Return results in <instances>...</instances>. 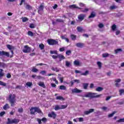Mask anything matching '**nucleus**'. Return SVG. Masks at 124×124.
Here are the masks:
<instances>
[{"label": "nucleus", "instance_id": "obj_51", "mask_svg": "<svg viewBox=\"0 0 124 124\" xmlns=\"http://www.w3.org/2000/svg\"><path fill=\"white\" fill-rule=\"evenodd\" d=\"M109 56V54L108 53H104L103 54V58H107Z\"/></svg>", "mask_w": 124, "mask_h": 124}, {"label": "nucleus", "instance_id": "obj_9", "mask_svg": "<svg viewBox=\"0 0 124 124\" xmlns=\"http://www.w3.org/2000/svg\"><path fill=\"white\" fill-rule=\"evenodd\" d=\"M86 16L85 14H80L78 17V22H81L82 21L84 20Z\"/></svg>", "mask_w": 124, "mask_h": 124}, {"label": "nucleus", "instance_id": "obj_22", "mask_svg": "<svg viewBox=\"0 0 124 124\" xmlns=\"http://www.w3.org/2000/svg\"><path fill=\"white\" fill-rule=\"evenodd\" d=\"M51 70H52L53 71H56V72H59L60 71L59 69H58L57 67H52V68H51Z\"/></svg>", "mask_w": 124, "mask_h": 124}, {"label": "nucleus", "instance_id": "obj_52", "mask_svg": "<svg viewBox=\"0 0 124 124\" xmlns=\"http://www.w3.org/2000/svg\"><path fill=\"white\" fill-rule=\"evenodd\" d=\"M43 66V65H47L46 64L43 63H39L36 64V66Z\"/></svg>", "mask_w": 124, "mask_h": 124}, {"label": "nucleus", "instance_id": "obj_3", "mask_svg": "<svg viewBox=\"0 0 124 124\" xmlns=\"http://www.w3.org/2000/svg\"><path fill=\"white\" fill-rule=\"evenodd\" d=\"M30 111H31L30 113L31 115H34L35 112L38 114L42 113L41 108H39L38 107H31V109H30Z\"/></svg>", "mask_w": 124, "mask_h": 124}, {"label": "nucleus", "instance_id": "obj_58", "mask_svg": "<svg viewBox=\"0 0 124 124\" xmlns=\"http://www.w3.org/2000/svg\"><path fill=\"white\" fill-rule=\"evenodd\" d=\"M64 50H65V48H64V47H61V48H60V49H59V51H60V52H64Z\"/></svg>", "mask_w": 124, "mask_h": 124}, {"label": "nucleus", "instance_id": "obj_48", "mask_svg": "<svg viewBox=\"0 0 124 124\" xmlns=\"http://www.w3.org/2000/svg\"><path fill=\"white\" fill-rule=\"evenodd\" d=\"M30 28L31 29H34L35 27H34V24L31 23L30 24V26H29Z\"/></svg>", "mask_w": 124, "mask_h": 124}, {"label": "nucleus", "instance_id": "obj_19", "mask_svg": "<svg viewBox=\"0 0 124 124\" xmlns=\"http://www.w3.org/2000/svg\"><path fill=\"white\" fill-rule=\"evenodd\" d=\"M69 8H71V9H73L78 8V7L75 4L69 5Z\"/></svg>", "mask_w": 124, "mask_h": 124}, {"label": "nucleus", "instance_id": "obj_47", "mask_svg": "<svg viewBox=\"0 0 124 124\" xmlns=\"http://www.w3.org/2000/svg\"><path fill=\"white\" fill-rule=\"evenodd\" d=\"M6 77L8 79H10L11 78H12V75L10 73H7V75H6Z\"/></svg>", "mask_w": 124, "mask_h": 124}, {"label": "nucleus", "instance_id": "obj_57", "mask_svg": "<svg viewBox=\"0 0 124 124\" xmlns=\"http://www.w3.org/2000/svg\"><path fill=\"white\" fill-rule=\"evenodd\" d=\"M5 111H1L0 112V116L2 117L4 115H5Z\"/></svg>", "mask_w": 124, "mask_h": 124}, {"label": "nucleus", "instance_id": "obj_14", "mask_svg": "<svg viewBox=\"0 0 124 124\" xmlns=\"http://www.w3.org/2000/svg\"><path fill=\"white\" fill-rule=\"evenodd\" d=\"M6 67V64L3 62H0V67H1L2 68H5Z\"/></svg>", "mask_w": 124, "mask_h": 124}, {"label": "nucleus", "instance_id": "obj_42", "mask_svg": "<svg viewBox=\"0 0 124 124\" xmlns=\"http://www.w3.org/2000/svg\"><path fill=\"white\" fill-rule=\"evenodd\" d=\"M116 29V25L115 24H113L112 26V30L113 31H115Z\"/></svg>", "mask_w": 124, "mask_h": 124}, {"label": "nucleus", "instance_id": "obj_56", "mask_svg": "<svg viewBox=\"0 0 124 124\" xmlns=\"http://www.w3.org/2000/svg\"><path fill=\"white\" fill-rule=\"evenodd\" d=\"M26 0H20V2L19 3L20 6H21L23 5V3L25 2Z\"/></svg>", "mask_w": 124, "mask_h": 124}, {"label": "nucleus", "instance_id": "obj_27", "mask_svg": "<svg viewBox=\"0 0 124 124\" xmlns=\"http://www.w3.org/2000/svg\"><path fill=\"white\" fill-rule=\"evenodd\" d=\"M55 110L58 111L59 109H62L60 107V106L56 105L55 106Z\"/></svg>", "mask_w": 124, "mask_h": 124}, {"label": "nucleus", "instance_id": "obj_44", "mask_svg": "<svg viewBox=\"0 0 124 124\" xmlns=\"http://www.w3.org/2000/svg\"><path fill=\"white\" fill-rule=\"evenodd\" d=\"M50 52L51 54H56V55L58 54L57 51H56V50H55V51L51 50L50 51Z\"/></svg>", "mask_w": 124, "mask_h": 124}, {"label": "nucleus", "instance_id": "obj_29", "mask_svg": "<svg viewBox=\"0 0 124 124\" xmlns=\"http://www.w3.org/2000/svg\"><path fill=\"white\" fill-rule=\"evenodd\" d=\"M39 47H40V49L43 50L44 48H45V45H44L43 44L39 45Z\"/></svg>", "mask_w": 124, "mask_h": 124}, {"label": "nucleus", "instance_id": "obj_12", "mask_svg": "<svg viewBox=\"0 0 124 124\" xmlns=\"http://www.w3.org/2000/svg\"><path fill=\"white\" fill-rule=\"evenodd\" d=\"M96 16V14L95 12L94 11H93L91 12L90 16H89V18H94Z\"/></svg>", "mask_w": 124, "mask_h": 124}, {"label": "nucleus", "instance_id": "obj_49", "mask_svg": "<svg viewBox=\"0 0 124 124\" xmlns=\"http://www.w3.org/2000/svg\"><path fill=\"white\" fill-rule=\"evenodd\" d=\"M118 123H124V118L117 121Z\"/></svg>", "mask_w": 124, "mask_h": 124}, {"label": "nucleus", "instance_id": "obj_37", "mask_svg": "<svg viewBox=\"0 0 124 124\" xmlns=\"http://www.w3.org/2000/svg\"><path fill=\"white\" fill-rule=\"evenodd\" d=\"M0 86H3L4 87H5V86H6V83L0 80Z\"/></svg>", "mask_w": 124, "mask_h": 124}, {"label": "nucleus", "instance_id": "obj_25", "mask_svg": "<svg viewBox=\"0 0 124 124\" xmlns=\"http://www.w3.org/2000/svg\"><path fill=\"white\" fill-rule=\"evenodd\" d=\"M7 48L9 49V50H12L14 49V47L10 45H7Z\"/></svg>", "mask_w": 124, "mask_h": 124}, {"label": "nucleus", "instance_id": "obj_34", "mask_svg": "<svg viewBox=\"0 0 124 124\" xmlns=\"http://www.w3.org/2000/svg\"><path fill=\"white\" fill-rule=\"evenodd\" d=\"M60 89H61L62 90H66V87H65V86L62 85V86H60Z\"/></svg>", "mask_w": 124, "mask_h": 124}, {"label": "nucleus", "instance_id": "obj_36", "mask_svg": "<svg viewBox=\"0 0 124 124\" xmlns=\"http://www.w3.org/2000/svg\"><path fill=\"white\" fill-rule=\"evenodd\" d=\"M84 46V44L83 43H78V47L82 48Z\"/></svg>", "mask_w": 124, "mask_h": 124}, {"label": "nucleus", "instance_id": "obj_59", "mask_svg": "<svg viewBox=\"0 0 124 124\" xmlns=\"http://www.w3.org/2000/svg\"><path fill=\"white\" fill-rule=\"evenodd\" d=\"M41 121H42L41 119L37 118V122H38V124H42Z\"/></svg>", "mask_w": 124, "mask_h": 124}, {"label": "nucleus", "instance_id": "obj_2", "mask_svg": "<svg viewBox=\"0 0 124 124\" xmlns=\"http://www.w3.org/2000/svg\"><path fill=\"white\" fill-rule=\"evenodd\" d=\"M96 94H97V93H87V94L84 95V97L94 98H99L102 96L101 94H100L98 95H96Z\"/></svg>", "mask_w": 124, "mask_h": 124}, {"label": "nucleus", "instance_id": "obj_23", "mask_svg": "<svg viewBox=\"0 0 124 124\" xmlns=\"http://www.w3.org/2000/svg\"><path fill=\"white\" fill-rule=\"evenodd\" d=\"M70 37L71 40L75 41L76 40V35L74 34H71Z\"/></svg>", "mask_w": 124, "mask_h": 124}, {"label": "nucleus", "instance_id": "obj_64", "mask_svg": "<svg viewBox=\"0 0 124 124\" xmlns=\"http://www.w3.org/2000/svg\"><path fill=\"white\" fill-rule=\"evenodd\" d=\"M78 122H83V118H78Z\"/></svg>", "mask_w": 124, "mask_h": 124}, {"label": "nucleus", "instance_id": "obj_13", "mask_svg": "<svg viewBox=\"0 0 124 124\" xmlns=\"http://www.w3.org/2000/svg\"><path fill=\"white\" fill-rule=\"evenodd\" d=\"M58 58L59 59L60 62H61L62 61L65 59V57L63 56V55H62V54L58 55Z\"/></svg>", "mask_w": 124, "mask_h": 124}, {"label": "nucleus", "instance_id": "obj_53", "mask_svg": "<svg viewBox=\"0 0 124 124\" xmlns=\"http://www.w3.org/2000/svg\"><path fill=\"white\" fill-rule=\"evenodd\" d=\"M65 65H66V66H67V67H69L70 65V62H67V61H66V62H65Z\"/></svg>", "mask_w": 124, "mask_h": 124}, {"label": "nucleus", "instance_id": "obj_60", "mask_svg": "<svg viewBox=\"0 0 124 124\" xmlns=\"http://www.w3.org/2000/svg\"><path fill=\"white\" fill-rule=\"evenodd\" d=\"M109 8L110 9V10H114V9L116 8V6H110V7H109Z\"/></svg>", "mask_w": 124, "mask_h": 124}, {"label": "nucleus", "instance_id": "obj_63", "mask_svg": "<svg viewBox=\"0 0 124 124\" xmlns=\"http://www.w3.org/2000/svg\"><path fill=\"white\" fill-rule=\"evenodd\" d=\"M59 79L60 80L61 83H63V77L60 78Z\"/></svg>", "mask_w": 124, "mask_h": 124}, {"label": "nucleus", "instance_id": "obj_7", "mask_svg": "<svg viewBox=\"0 0 124 124\" xmlns=\"http://www.w3.org/2000/svg\"><path fill=\"white\" fill-rule=\"evenodd\" d=\"M24 49L22 50V52L24 53H29L31 52V49L28 45L24 46Z\"/></svg>", "mask_w": 124, "mask_h": 124}, {"label": "nucleus", "instance_id": "obj_26", "mask_svg": "<svg viewBox=\"0 0 124 124\" xmlns=\"http://www.w3.org/2000/svg\"><path fill=\"white\" fill-rule=\"evenodd\" d=\"M78 31L83 32L85 31V30L82 27H78Z\"/></svg>", "mask_w": 124, "mask_h": 124}, {"label": "nucleus", "instance_id": "obj_4", "mask_svg": "<svg viewBox=\"0 0 124 124\" xmlns=\"http://www.w3.org/2000/svg\"><path fill=\"white\" fill-rule=\"evenodd\" d=\"M19 123V120L17 119H10L9 118L7 119V124H17Z\"/></svg>", "mask_w": 124, "mask_h": 124}, {"label": "nucleus", "instance_id": "obj_55", "mask_svg": "<svg viewBox=\"0 0 124 124\" xmlns=\"http://www.w3.org/2000/svg\"><path fill=\"white\" fill-rule=\"evenodd\" d=\"M18 112H19V113H22L23 112V108H18Z\"/></svg>", "mask_w": 124, "mask_h": 124}, {"label": "nucleus", "instance_id": "obj_17", "mask_svg": "<svg viewBox=\"0 0 124 124\" xmlns=\"http://www.w3.org/2000/svg\"><path fill=\"white\" fill-rule=\"evenodd\" d=\"M56 99L57 100H62V101L64 100V98H63V97L61 96H57Z\"/></svg>", "mask_w": 124, "mask_h": 124}, {"label": "nucleus", "instance_id": "obj_31", "mask_svg": "<svg viewBox=\"0 0 124 124\" xmlns=\"http://www.w3.org/2000/svg\"><path fill=\"white\" fill-rule=\"evenodd\" d=\"M26 9L27 10H31L32 7L30 5L27 4L26 5Z\"/></svg>", "mask_w": 124, "mask_h": 124}, {"label": "nucleus", "instance_id": "obj_45", "mask_svg": "<svg viewBox=\"0 0 124 124\" xmlns=\"http://www.w3.org/2000/svg\"><path fill=\"white\" fill-rule=\"evenodd\" d=\"M41 121L44 123H46L47 122V119L46 118H42V119H41Z\"/></svg>", "mask_w": 124, "mask_h": 124}, {"label": "nucleus", "instance_id": "obj_33", "mask_svg": "<svg viewBox=\"0 0 124 124\" xmlns=\"http://www.w3.org/2000/svg\"><path fill=\"white\" fill-rule=\"evenodd\" d=\"M31 71H32V72L36 73L38 72V70L34 68V67H33Z\"/></svg>", "mask_w": 124, "mask_h": 124}, {"label": "nucleus", "instance_id": "obj_15", "mask_svg": "<svg viewBox=\"0 0 124 124\" xmlns=\"http://www.w3.org/2000/svg\"><path fill=\"white\" fill-rule=\"evenodd\" d=\"M3 108L4 110H5L9 109V104L7 103L5 104V105L3 106Z\"/></svg>", "mask_w": 124, "mask_h": 124}, {"label": "nucleus", "instance_id": "obj_24", "mask_svg": "<svg viewBox=\"0 0 124 124\" xmlns=\"http://www.w3.org/2000/svg\"><path fill=\"white\" fill-rule=\"evenodd\" d=\"M56 21L58 23H64V20L61 19H59V18L57 19L56 20Z\"/></svg>", "mask_w": 124, "mask_h": 124}, {"label": "nucleus", "instance_id": "obj_10", "mask_svg": "<svg viewBox=\"0 0 124 124\" xmlns=\"http://www.w3.org/2000/svg\"><path fill=\"white\" fill-rule=\"evenodd\" d=\"M49 118H52L53 119H55L57 116L56 114L54 111H51V113L48 115Z\"/></svg>", "mask_w": 124, "mask_h": 124}, {"label": "nucleus", "instance_id": "obj_20", "mask_svg": "<svg viewBox=\"0 0 124 124\" xmlns=\"http://www.w3.org/2000/svg\"><path fill=\"white\" fill-rule=\"evenodd\" d=\"M71 92H72V93H78V89L75 88L74 89H72L71 90Z\"/></svg>", "mask_w": 124, "mask_h": 124}, {"label": "nucleus", "instance_id": "obj_43", "mask_svg": "<svg viewBox=\"0 0 124 124\" xmlns=\"http://www.w3.org/2000/svg\"><path fill=\"white\" fill-rule=\"evenodd\" d=\"M97 65H98V67H99V68H101L102 67V63L100 62H97Z\"/></svg>", "mask_w": 124, "mask_h": 124}, {"label": "nucleus", "instance_id": "obj_30", "mask_svg": "<svg viewBox=\"0 0 124 124\" xmlns=\"http://www.w3.org/2000/svg\"><path fill=\"white\" fill-rule=\"evenodd\" d=\"M123 50H122V48H117L116 50H115V53L116 54L118 53L119 52H122Z\"/></svg>", "mask_w": 124, "mask_h": 124}, {"label": "nucleus", "instance_id": "obj_62", "mask_svg": "<svg viewBox=\"0 0 124 124\" xmlns=\"http://www.w3.org/2000/svg\"><path fill=\"white\" fill-rule=\"evenodd\" d=\"M40 74H41L43 75H44L45 74H46V71L43 70L40 72Z\"/></svg>", "mask_w": 124, "mask_h": 124}, {"label": "nucleus", "instance_id": "obj_50", "mask_svg": "<svg viewBox=\"0 0 124 124\" xmlns=\"http://www.w3.org/2000/svg\"><path fill=\"white\" fill-rule=\"evenodd\" d=\"M89 11V9L88 8H85L84 10H81V12L83 13H86Z\"/></svg>", "mask_w": 124, "mask_h": 124}, {"label": "nucleus", "instance_id": "obj_35", "mask_svg": "<svg viewBox=\"0 0 124 124\" xmlns=\"http://www.w3.org/2000/svg\"><path fill=\"white\" fill-rule=\"evenodd\" d=\"M89 73V71H88V70H87V71H85V73H82V74H81V75H82V76H85L88 75Z\"/></svg>", "mask_w": 124, "mask_h": 124}, {"label": "nucleus", "instance_id": "obj_32", "mask_svg": "<svg viewBox=\"0 0 124 124\" xmlns=\"http://www.w3.org/2000/svg\"><path fill=\"white\" fill-rule=\"evenodd\" d=\"M89 84L88 83H83V88L84 89L86 90L87 89V87H88Z\"/></svg>", "mask_w": 124, "mask_h": 124}, {"label": "nucleus", "instance_id": "obj_6", "mask_svg": "<svg viewBox=\"0 0 124 124\" xmlns=\"http://www.w3.org/2000/svg\"><path fill=\"white\" fill-rule=\"evenodd\" d=\"M44 3H41L40 6H39L38 9V14H40V15H43V13L44 12Z\"/></svg>", "mask_w": 124, "mask_h": 124}, {"label": "nucleus", "instance_id": "obj_21", "mask_svg": "<svg viewBox=\"0 0 124 124\" xmlns=\"http://www.w3.org/2000/svg\"><path fill=\"white\" fill-rule=\"evenodd\" d=\"M103 90V88L102 87H98L96 88V91L100 92Z\"/></svg>", "mask_w": 124, "mask_h": 124}, {"label": "nucleus", "instance_id": "obj_61", "mask_svg": "<svg viewBox=\"0 0 124 124\" xmlns=\"http://www.w3.org/2000/svg\"><path fill=\"white\" fill-rule=\"evenodd\" d=\"M52 58L54 59H57V58H58V55H52Z\"/></svg>", "mask_w": 124, "mask_h": 124}, {"label": "nucleus", "instance_id": "obj_28", "mask_svg": "<svg viewBox=\"0 0 124 124\" xmlns=\"http://www.w3.org/2000/svg\"><path fill=\"white\" fill-rule=\"evenodd\" d=\"M119 92L120 95H124V89H120Z\"/></svg>", "mask_w": 124, "mask_h": 124}, {"label": "nucleus", "instance_id": "obj_1", "mask_svg": "<svg viewBox=\"0 0 124 124\" xmlns=\"http://www.w3.org/2000/svg\"><path fill=\"white\" fill-rule=\"evenodd\" d=\"M16 96L15 94H10L9 95V103L11 104V107H14L16 101Z\"/></svg>", "mask_w": 124, "mask_h": 124}, {"label": "nucleus", "instance_id": "obj_5", "mask_svg": "<svg viewBox=\"0 0 124 124\" xmlns=\"http://www.w3.org/2000/svg\"><path fill=\"white\" fill-rule=\"evenodd\" d=\"M47 44L50 46H54L58 44V42L55 39H48Z\"/></svg>", "mask_w": 124, "mask_h": 124}, {"label": "nucleus", "instance_id": "obj_40", "mask_svg": "<svg viewBox=\"0 0 124 124\" xmlns=\"http://www.w3.org/2000/svg\"><path fill=\"white\" fill-rule=\"evenodd\" d=\"M71 54H72V51H71L70 50H68L67 51H66V55L67 56L71 55Z\"/></svg>", "mask_w": 124, "mask_h": 124}, {"label": "nucleus", "instance_id": "obj_46", "mask_svg": "<svg viewBox=\"0 0 124 124\" xmlns=\"http://www.w3.org/2000/svg\"><path fill=\"white\" fill-rule=\"evenodd\" d=\"M26 85H27V86H28L29 87H31L32 83V82H27V83L26 84Z\"/></svg>", "mask_w": 124, "mask_h": 124}, {"label": "nucleus", "instance_id": "obj_38", "mask_svg": "<svg viewBox=\"0 0 124 124\" xmlns=\"http://www.w3.org/2000/svg\"><path fill=\"white\" fill-rule=\"evenodd\" d=\"M116 113V111L113 112L112 113L109 114L108 116V118H111Z\"/></svg>", "mask_w": 124, "mask_h": 124}, {"label": "nucleus", "instance_id": "obj_39", "mask_svg": "<svg viewBox=\"0 0 124 124\" xmlns=\"http://www.w3.org/2000/svg\"><path fill=\"white\" fill-rule=\"evenodd\" d=\"M29 20L28 18H27L26 17H24V18H22V22H26Z\"/></svg>", "mask_w": 124, "mask_h": 124}, {"label": "nucleus", "instance_id": "obj_11", "mask_svg": "<svg viewBox=\"0 0 124 124\" xmlns=\"http://www.w3.org/2000/svg\"><path fill=\"white\" fill-rule=\"evenodd\" d=\"M94 112V109L93 108H90L89 111H86L84 112V114L85 115H89L91 114V113L93 112Z\"/></svg>", "mask_w": 124, "mask_h": 124}, {"label": "nucleus", "instance_id": "obj_18", "mask_svg": "<svg viewBox=\"0 0 124 124\" xmlns=\"http://www.w3.org/2000/svg\"><path fill=\"white\" fill-rule=\"evenodd\" d=\"M38 86H40V87H43V88H46V86H45L44 82H39Z\"/></svg>", "mask_w": 124, "mask_h": 124}, {"label": "nucleus", "instance_id": "obj_8", "mask_svg": "<svg viewBox=\"0 0 124 124\" xmlns=\"http://www.w3.org/2000/svg\"><path fill=\"white\" fill-rule=\"evenodd\" d=\"M0 56H5L7 57H10V58L13 57V55H11L9 56V53L8 52H6L4 51H0Z\"/></svg>", "mask_w": 124, "mask_h": 124}, {"label": "nucleus", "instance_id": "obj_54", "mask_svg": "<svg viewBox=\"0 0 124 124\" xmlns=\"http://www.w3.org/2000/svg\"><path fill=\"white\" fill-rule=\"evenodd\" d=\"M67 105H62L61 108L62 109H65V108H67Z\"/></svg>", "mask_w": 124, "mask_h": 124}, {"label": "nucleus", "instance_id": "obj_16", "mask_svg": "<svg viewBox=\"0 0 124 124\" xmlns=\"http://www.w3.org/2000/svg\"><path fill=\"white\" fill-rule=\"evenodd\" d=\"M28 35L31 37H33L34 36V33L32 32V31H28L27 32Z\"/></svg>", "mask_w": 124, "mask_h": 124}, {"label": "nucleus", "instance_id": "obj_41", "mask_svg": "<svg viewBox=\"0 0 124 124\" xmlns=\"http://www.w3.org/2000/svg\"><path fill=\"white\" fill-rule=\"evenodd\" d=\"M98 27L100 29H102L104 27V24H103V23H100L99 24H98Z\"/></svg>", "mask_w": 124, "mask_h": 124}]
</instances>
